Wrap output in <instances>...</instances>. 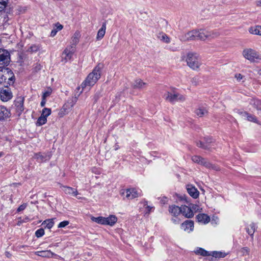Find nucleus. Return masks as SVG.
Wrapping results in <instances>:
<instances>
[{
	"mask_svg": "<svg viewBox=\"0 0 261 261\" xmlns=\"http://www.w3.org/2000/svg\"><path fill=\"white\" fill-rule=\"evenodd\" d=\"M186 61L187 66L191 69L199 71L202 63L199 55L195 52L190 51L187 54Z\"/></svg>",
	"mask_w": 261,
	"mask_h": 261,
	"instance_id": "obj_1",
	"label": "nucleus"
},
{
	"mask_svg": "<svg viewBox=\"0 0 261 261\" xmlns=\"http://www.w3.org/2000/svg\"><path fill=\"white\" fill-rule=\"evenodd\" d=\"M101 69L100 65H98L88 74L85 80L81 85L83 90L87 87L90 88L97 82L100 77Z\"/></svg>",
	"mask_w": 261,
	"mask_h": 261,
	"instance_id": "obj_2",
	"label": "nucleus"
},
{
	"mask_svg": "<svg viewBox=\"0 0 261 261\" xmlns=\"http://www.w3.org/2000/svg\"><path fill=\"white\" fill-rule=\"evenodd\" d=\"M197 40H211L218 38L220 36L219 32L216 30H208L206 29H200L197 30Z\"/></svg>",
	"mask_w": 261,
	"mask_h": 261,
	"instance_id": "obj_3",
	"label": "nucleus"
},
{
	"mask_svg": "<svg viewBox=\"0 0 261 261\" xmlns=\"http://www.w3.org/2000/svg\"><path fill=\"white\" fill-rule=\"evenodd\" d=\"M243 56L247 60L252 62L261 60V55L251 48H246L243 51Z\"/></svg>",
	"mask_w": 261,
	"mask_h": 261,
	"instance_id": "obj_4",
	"label": "nucleus"
},
{
	"mask_svg": "<svg viewBox=\"0 0 261 261\" xmlns=\"http://www.w3.org/2000/svg\"><path fill=\"white\" fill-rule=\"evenodd\" d=\"M164 97L166 100L172 103L178 101L182 102L186 99L184 95L176 92L171 93L167 92L164 94Z\"/></svg>",
	"mask_w": 261,
	"mask_h": 261,
	"instance_id": "obj_5",
	"label": "nucleus"
},
{
	"mask_svg": "<svg viewBox=\"0 0 261 261\" xmlns=\"http://www.w3.org/2000/svg\"><path fill=\"white\" fill-rule=\"evenodd\" d=\"M192 161L198 164L204 166L207 168L213 169L215 170H219L220 168L219 167L212 164L210 162H207L205 159L198 155H194L192 158Z\"/></svg>",
	"mask_w": 261,
	"mask_h": 261,
	"instance_id": "obj_6",
	"label": "nucleus"
},
{
	"mask_svg": "<svg viewBox=\"0 0 261 261\" xmlns=\"http://www.w3.org/2000/svg\"><path fill=\"white\" fill-rule=\"evenodd\" d=\"M204 142L198 141L196 142V145L198 147L204 149L210 150L211 148H214L215 143L213 139L211 138H205Z\"/></svg>",
	"mask_w": 261,
	"mask_h": 261,
	"instance_id": "obj_7",
	"label": "nucleus"
},
{
	"mask_svg": "<svg viewBox=\"0 0 261 261\" xmlns=\"http://www.w3.org/2000/svg\"><path fill=\"white\" fill-rule=\"evenodd\" d=\"M10 61L9 53L6 49L0 48V68L7 66Z\"/></svg>",
	"mask_w": 261,
	"mask_h": 261,
	"instance_id": "obj_8",
	"label": "nucleus"
},
{
	"mask_svg": "<svg viewBox=\"0 0 261 261\" xmlns=\"http://www.w3.org/2000/svg\"><path fill=\"white\" fill-rule=\"evenodd\" d=\"M77 98L75 97L73 98L72 101L70 103H68L64 104L58 113L59 116L60 117H63L64 116L67 115L75 104L77 101Z\"/></svg>",
	"mask_w": 261,
	"mask_h": 261,
	"instance_id": "obj_9",
	"label": "nucleus"
},
{
	"mask_svg": "<svg viewBox=\"0 0 261 261\" xmlns=\"http://www.w3.org/2000/svg\"><path fill=\"white\" fill-rule=\"evenodd\" d=\"M74 53V48L72 46H68L63 51L62 54L61 61L66 63L68 61L70 60Z\"/></svg>",
	"mask_w": 261,
	"mask_h": 261,
	"instance_id": "obj_10",
	"label": "nucleus"
},
{
	"mask_svg": "<svg viewBox=\"0 0 261 261\" xmlns=\"http://www.w3.org/2000/svg\"><path fill=\"white\" fill-rule=\"evenodd\" d=\"M196 33L197 30H194L180 36L179 39L182 42L197 40Z\"/></svg>",
	"mask_w": 261,
	"mask_h": 261,
	"instance_id": "obj_11",
	"label": "nucleus"
},
{
	"mask_svg": "<svg viewBox=\"0 0 261 261\" xmlns=\"http://www.w3.org/2000/svg\"><path fill=\"white\" fill-rule=\"evenodd\" d=\"M11 116L10 110L4 106H0V121L4 122Z\"/></svg>",
	"mask_w": 261,
	"mask_h": 261,
	"instance_id": "obj_12",
	"label": "nucleus"
},
{
	"mask_svg": "<svg viewBox=\"0 0 261 261\" xmlns=\"http://www.w3.org/2000/svg\"><path fill=\"white\" fill-rule=\"evenodd\" d=\"M1 99L3 101H8L12 97V93L8 87L3 88L1 91Z\"/></svg>",
	"mask_w": 261,
	"mask_h": 261,
	"instance_id": "obj_13",
	"label": "nucleus"
},
{
	"mask_svg": "<svg viewBox=\"0 0 261 261\" xmlns=\"http://www.w3.org/2000/svg\"><path fill=\"white\" fill-rule=\"evenodd\" d=\"M122 195H125V197L127 199H133L139 196V193H138L135 189H128L124 190L121 193Z\"/></svg>",
	"mask_w": 261,
	"mask_h": 261,
	"instance_id": "obj_14",
	"label": "nucleus"
},
{
	"mask_svg": "<svg viewBox=\"0 0 261 261\" xmlns=\"http://www.w3.org/2000/svg\"><path fill=\"white\" fill-rule=\"evenodd\" d=\"M181 213L186 218H190L194 216V213L191 208L186 205H181Z\"/></svg>",
	"mask_w": 261,
	"mask_h": 261,
	"instance_id": "obj_15",
	"label": "nucleus"
},
{
	"mask_svg": "<svg viewBox=\"0 0 261 261\" xmlns=\"http://www.w3.org/2000/svg\"><path fill=\"white\" fill-rule=\"evenodd\" d=\"M15 106L16 112L18 115H20L24 110L23 99L21 98H17L15 101Z\"/></svg>",
	"mask_w": 261,
	"mask_h": 261,
	"instance_id": "obj_16",
	"label": "nucleus"
},
{
	"mask_svg": "<svg viewBox=\"0 0 261 261\" xmlns=\"http://www.w3.org/2000/svg\"><path fill=\"white\" fill-rule=\"evenodd\" d=\"M194 222L191 220H186L181 225V228L185 231H191L193 230Z\"/></svg>",
	"mask_w": 261,
	"mask_h": 261,
	"instance_id": "obj_17",
	"label": "nucleus"
},
{
	"mask_svg": "<svg viewBox=\"0 0 261 261\" xmlns=\"http://www.w3.org/2000/svg\"><path fill=\"white\" fill-rule=\"evenodd\" d=\"M249 103L258 111V114L261 115V101L255 98H251L249 100Z\"/></svg>",
	"mask_w": 261,
	"mask_h": 261,
	"instance_id": "obj_18",
	"label": "nucleus"
},
{
	"mask_svg": "<svg viewBox=\"0 0 261 261\" xmlns=\"http://www.w3.org/2000/svg\"><path fill=\"white\" fill-rule=\"evenodd\" d=\"M187 190L188 193L194 198H197L199 196V192L197 189L192 185H188Z\"/></svg>",
	"mask_w": 261,
	"mask_h": 261,
	"instance_id": "obj_19",
	"label": "nucleus"
},
{
	"mask_svg": "<svg viewBox=\"0 0 261 261\" xmlns=\"http://www.w3.org/2000/svg\"><path fill=\"white\" fill-rule=\"evenodd\" d=\"M35 254L41 256L43 257H52L54 256H57V254L51 252L50 250H45L41 251H37L35 252Z\"/></svg>",
	"mask_w": 261,
	"mask_h": 261,
	"instance_id": "obj_20",
	"label": "nucleus"
},
{
	"mask_svg": "<svg viewBox=\"0 0 261 261\" xmlns=\"http://www.w3.org/2000/svg\"><path fill=\"white\" fill-rule=\"evenodd\" d=\"M147 83L144 82L141 79L136 80L132 84V87L134 89H141L144 88L146 85Z\"/></svg>",
	"mask_w": 261,
	"mask_h": 261,
	"instance_id": "obj_21",
	"label": "nucleus"
},
{
	"mask_svg": "<svg viewBox=\"0 0 261 261\" xmlns=\"http://www.w3.org/2000/svg\"><path fill=\"white\" fill-rule=\"evenodd\" d=\"M169 212L173 216L176 217L181 213V207H179L175 205H172L169 206Z\"/></svg>",
	"mask_w": 261,
	"mask_h": 261,
	"instance_id": "obj_22",
	"label": "nucleus"
},
{
	"mask_svg": "<svg viewBox=\"0 0 261 261\" xmlns=\"http://www.w3.org/2000/svg\"><path fill=\"white\" fill-rule=\"evenodd\" d=\"M80 37V33L78 31L75 32L71 38V44L69 46L74 48L75 46L79 43Z\"/></svg>",
	"mask_w": 261,
	"mask_h": 261,
	"instance_id": "obj_23",
	"label": "nucleus"
},
{
	"mask_svg": "<svg viewBox=\"0 0 261 261\" xmlns=\"http://www.w3.org/2000/svg\"><path fill=\"white\" fill-rule=\"evenodd\" d=\"M106 30V23L105 22L102 23L101 28L98 30L96 36V39L98 40H101L105 36Z\"/></svg>",
	"mask_w": 261,
	"mask_h": 261,
	"instance_id": "obj_24",
	"label": "nucleus"
},
{
	"mask_svg": "<svg viewBox=\"0 0 261 261\" xmlns=\"http://www.w3.org/2000/svg\"><path fill=\"white\" fill-rule=\"evenodd\" d=\"M105 225L113 226L117 221V218L115 215H110L109 217L106 218Z\"/></svg>",
	"mask_w": 261,
	"mask_h": 261,
	"instance_id": "obj_25",
	"label": "nucleus"
},
{
	"mask_svg": "<svg viewBox=\"0 0 261 261\" xmlns=\"http://www.w3.org/2000/svg\"><path fill=\"white\" fill-rule=\"evenodd\" d=\"M197 219L200 222L207 223L210 221V218L204 214H199L197 216Z\"/></svg>",
	"mask_w": 261,
	"mask_h": 261,
	"instance_id": "obj_26",
	"label": "nucleus"
},
{
	"mask_svg": "<svg viewBox=\"0 0 261 261\" xmlns=\"http://www.w3.org/2000/svg\"><path fill=\"white\" fill-rule=\"evenodd\" d=\"M195 114L197 116L202 117L207 114V110L204 107H199L195 111Z\"/></svg>",
	"mask_w": 261,
	"mask_h": 261,
	"instance_id": "obj_27",
	"label": "nucleus"
},
{
	"mask_svg": "<svg viewBox=\"0 0 261 261\" xmlns=\"http://www.w3.org/2000/svg\"><path fill=\"white\" fill-rule=\"evenodd\" d=\"M249 32L251 34L261 35V25L250 27Z\"/></svg>",
	"mask_w": 261,
	"mask_h": 261,
	"instance_id": "obj_28",
	"label": "nucleus"
},
{
	"mask_svg": "<svg viewBox=\"0 0 261 261\" xmlns=\"http://www.w3.org/2000/svg\"><path fill=\"white\" fill-rule=\"evenodd\" d=\"M64 191L67 194L71 195L73 196H76L78 192L76 189L70 187H64Z\"/></svg>",
	"mask_w": 261,
	"mask_h": 261,
	"instance_id": "obj_29",
	"label": "nucleus"
},
{
	"mask_svg": "<svg viewBox=\"0 0 261 261\" xmlns=\"http://www.w3.org/2000/svg\"><path fill=\"white\" fill-rule=\"evenodd\" d=\"M158 38L162 42L169 43L170 42V38L165 33H161L159 34Z\"/></svg>",
	"mask_w": 261,
	"mask_h": 261,
	"instance_id": "obj_30",
	"label": "nucleus"
},
{
	"mask_svg": "<svg viewBox=\"0 0 261 261\" xmlns=\"http://www.w3.org/2000/svg\"><path fill=\"white\" fill-rule=\"evenodd\" d=\"M91 219L92 221L95 222L98 224L105 225V217L101 216L98 217H91Z\"/></svg>",
	"mask_w": 261,
	"mask_h": 261,
	"instance_id": "obj_31",
	"label": "nucleus"
},
{
	"mask_svg": "<svg viewBox=\"0 0 261 261\" xmlns=\"http://www.w3.org/2000/svg\"><path fill=\"white\" fill-rule=\"evenodd\" d=\"M195 253L196 254L200 255L203 256H210L211 254L209 253L208 251L205 250L204 249L200 248L197 249L195 251Z\"/></svg>",
	"mask_w": 261,
	"mask_h": 261,
	"instance_id": "obj_32",
	"label": "nucleus"
},
{
	"mask_svg": "<svg viewBox=\"0 0 261 261\" xmlns=\"http://www.w3.org/2000/svg\"><path fill=\"white\" fill-rule=\"evenodd\" d=\"M55 27L56 28H54L51 32L50 36L51 37L55 36L58 31L61 30L63 28V25L58 22L55 24Z\"/></svg>",
	"mask_w": 261,
	"mask_h": 261,
	"instance_id": "obj_33",
	"label": "nucleus"
},
{
	"mask_svg": "<svg viewBox=\"0 0 261 261\" xmlns=\"http://www.w3.org/2000/svg\"><path fill=\"white\" fill-rule=\"evenodd\" d=\"M255 224L253 223H252L251 224H250L249 227L246 228L247 233L251 236L253 235L255 232Z\"/></svg>",
	"mask_w": 261,
	"mask_h": 261,
	"instance_id": "obj_34",
	"label": "nucleus"
},
{
	"mask_svg": "<svg viewBox=\"0 0 261 261\" xmlns=\"http://www.w3.org/2000/svg\"><path fill=\"white\" fill-rule=\"evenodd\" d=\"M211 254V255L216 258H223L226 256L225 253L218 251H213Z\"/></svg>",
	"mask_w": 261,
	"mask_h": 261,
	"instance_id": "obj_35",
	"label": "nucleus"
},
{
	"mask_svg": "<svg viewBox=\"0 0 261 261\" xmlns=\"http://www.w3.org/2000/svg\"><path fill=\"white\" fill-rule=\"evenodd\" d=\"M47 121V118L43 116H41L38 119L36 125L38 126H41L44 124Z\"/></svg>",
	"mask_w": 261,
	"mask_h": 261,
	"instance_id": "obj_36",
	"label": "nucleus"
},
{
	"mask_svg": "<svg viewBox=\"0 0 261 261\" xmlns=\"http://www.w3.org/2000/svg\"><path fill=\"white\" fill-rule=\"evenodd\" d=\"M42 224H45L46 227H47L48 229H50L51 228L53 227L54 225V222L52 219H48L45 220Z\"/></svg>",
	"mask_w": 261,
	"mask_h": 261,
	"instance_id": "obj_37",
	"label": "nucleus"
},
{
	"mask_svg": "<svg viewBox=\"0 0 261 261\" xmlns=\"http://www.w3.org/2000/svg\"><path fill=\"white\" fill-rule=\"evenodd\" d=\"M245 115L247 117V120L249 121L254 122L258 123L257 121V119L255 116L252 115L251 114H249L247 113H245Z\"/></svg>",
	"mask_w": 261,
	"mask_h": 261,
	"instance_id": "obj_38",
	"label": "nucleus"
},
{
	"mask_svg": "<svg viewBox=\"0 0 261 261\" xmlns=\"http://www.w3.org/2000/svg\"><path fill=\"white\" fill-rule=\"evenodd\" d=\"M40 48V47L38 45H33L29 47L28 49V51L33 53L37 51Z\"/></svg>",
	"mask_w": 261,
	"mask_h": 261,
	"instance_id": "obj_39",
	"label": "nucleus"
},
{
	"mask_svg": "<svg viewBox=\"0 0 261 261\" xmlns=\"http://www.w3.org/2000/svg\"><path fill=\"white\" fill-rule=\"evenodd\" d=\"M51 114V109L49 108H44L42 110L41 116H44L45 118L47 117Z\"/></svg>",
	"mask_w": 261,
	"mask_h": 261,
	"instance_id": "obj_40",
	"label": "nucleus"
},
{
	"mask_svg": "<svg viewBox=\"0 0 261 261\" xmlns=\"http://www.w3.org/2000/svg\"><path fill=\"white\" fill-rule=\"evenodd\" d=\"M9 0H0V11L3 10L6 7Z\"/></svg>",
	"mask_w": 261,
	"mask_h": 261,
	"instance_id": "obj_41",
	"label": "nucleus"
},
{
	"mask_svg": "<svg viewBox=\"0 0 261 261\" xmlns=\"http://www.w3.org/2000/svg\"><path fill=\"white\" fill-rule=\"evenodd\" d=\"M44 234V230L43 228H40L35 232V235L37 238L42 237Z\"/></svg>",
	"mask_w": 261,
	"mask_h": 261,
	"instance_id": "obj_42",
	"label": "nucleus"
},
{
	"mask_svg": "<svg viewBox=\"0 0 261 261\" xmlns=\"http://www.w3.org/2000/svg\"><path fill=\"white\" fill-rule=\"evenodd\" d=\"M191 208L192 211L194 212H200L201 210V208L196 204H192Z\"/></svg>",
	"mask_w": 261,
	"mask_h": 261,
	"instance_id": "obj_43",
	"label": "nucleus"
},
{
	"mask_svg": "<svg viewBox=\"0 0 261 261\" xmlns=\"http://www.w3.org/2000/svg\"><path fill=\"white\" fill-rule=\"evenodd\" d=\"M69 224V222L68 221H64L60 222L58 225L59 228H63L67 226Z\"/></svg>",
	"mask_w": 261,
	"mask_h": 261,
	"instance_id": "obj_44",
	"label": "nucleus"
},
{
	"mask_svg": "<svg viewBox=\"0 0 261 261\" xmlns=\"http://www.w3.org/2000/svg\"><path fill=\"white\" fill-rule=\"evenodd\" d=\"M52 90L50 89H48L47 90L45 91L42 95V97L44 98H46L48 97L51 93Z\"/></svg>",
	"mask_w": 261,
	"mask_h": 261,
	"instance_id": "obj_45",
	"label": "nucleus"
},
{
	"mask_svg": "<svg viewBox=\"0 0 261 261\" xmlns=\"http://www.w3.org/2000/svg\"><path fill=\"white\" fill-rule=\"evenodd\" d=\"M241 252L243 255H248L249 252V249L247 247H244L242 248Z\"/></svg>",
	"mask_w": 261,
	"mask_h": 261,
	"instance_id": "obj_46",
	"label": "nucleus"
},
{
	"mask_svg": "<svg viewBox=\"0 0 261 261\" xmlns=\"http://www.w3.org/2000/svg\"><path fill=\"white\" fill-rule=\"evenodd\" d=\"M27 206V203H23L20 205L17 208V212H20L24 210Z\"/></svg>",
	"mask_w": 261,
	"mask_h": 261,
	"instance_id": "obj_47",
	"label": "nucleus"
},
{
	"mask_svg": "<svg viewBox=\"0 0 261 261\" xmlns=\"http://www.w3.org/2000/svg\"><path fill=\"white\" fill-rule=\"evenodd\" d=\"M235 77L238 82L241 81V80H242L243 77V75L240 73L236 74Z\"/></svg>",
	"mask_w": 261,
	"mask_h": 261,
	"instance_id": "obj_48",
	"label": "nucleus"
},
{
	"mask_svg": "<svg viewBox=\"0 0 261 261\" xmlns=\"http://www.w3.org/2000/svg\"><path fill=\"white\" fill-rule=\"evenodd\" d=\"M36 158L37 159L40 160L41 161H43V160H44V156H43V155H42L40 153L36 154Z\"/></svg>",
	"mask_w": 261,
	"mask_h": 261,
	"instance_id": "obj_49",
	"label": "nucleus"
},
{
	"mask_svg": "<svg viewBox=\"0 0 261 261\" xmlns=\"http://www.w3.org/2000/svg\"><path fill=\"white\" fill-rule=\"evenodd\" d=\"M172 221L175 224H179L180 222L179 219L177 218H172Z\"/></svg>",
	"mask_w": 261,
	"mask_h": 261,
	"instance_id": "obj_50",
	"label": "nucleus"
},
{
	"mask_svg": "<svg viewBox=\"0 0 261 261\" xmlns=\"http://www.w3.org/2000/svg\"><path fill=\"white\" fill-rule=\"evenodd\" d=\"M46 98H44L42 97V101L40 103V105L42 107H44L46 103Z\"/></svg>",
	"mask_w": 261,
	"mask_h": 261,
	"instance_id": "obj_51",
	"label": "nucleus"
},
{
	"mask_svg": "<svg viewBox=\"0 0 261 261\" xmlns=\"http://www.w3.org/2000/svg\"><path fill=\"white\" fill-rule=\"evenodd\" d=\"M5 254L6 257L8 258H10L11 256V254L8 251H6Z\"/></svg>",
	"mask_w": 261,
	"mask_h": 261,
	"instance_id": "obj_52",
	"label": "nucleus"
},
{
	"mask_svg": "<svg viewBox=\"0 0 261 261\" xmlns=\"http://www.w3.org/2000/svg\"><path fill=\"white\" fill-rule=\"evenodd\" d=\"M256 5L257 7H261V0L256 1Z\"/></svg>",
	"mask_w": 261,
	"mask_h": 261,
	"instance_id": "obj_53",
	"label": "nucleus"
},
{
	"mask_svg": "<svg viewBox=\"0 0 261 261\" xmlns=\"http://www.w3.org/2000/svg\"><path fill=\"white\" fill-rule=\"evenodd\" d=\"M3 155V153L2 152L0 153V157Z\"/></svg>",
	"mask_w": 261,
	"mask_h": 261,
	"instance_id": "obj_54",
	"label": "nucleus"
},
{
	"mask_svg": "<svg viewBox=\"0 0 261 261\" xmlns=\"http://www.w3.org/2000/svg\"><path fill=\"white\" fill-rule=\"evenodd\" d=\"M147 208H148V210H149V211H150V210L151 209V208H150L149 206H147Z\"/></svg>",
	"mask_w": 261,
	"mask_h": 261,
	"instance_id": "obj_55",
	"label": "nucleus"
},
{
	"mask_svg": "<svg viewBox=\"0 0 261 261\" xmlns=\"http://www.w3.org/2000/svg\"><path fill=\"white\" fill-rule=\"evenodd\" d=\"M9 80L12 81V77L9 78Z\"/></svg>",
	"mask_w": 261,
	"mask_h": 261,
	"instance_id": "obj_56",
	"label": "nucleus"
}]
</instances>
